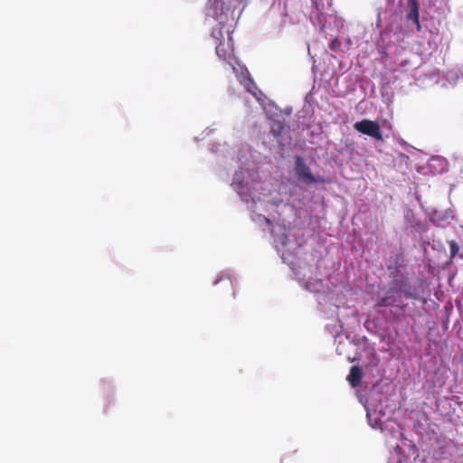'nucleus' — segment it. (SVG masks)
I'll return each mask as SVG.
<instances>
[{"label":"nucleus","instance_id":"obj_1","mask_svg":"<svg viewBox=\"0 0 463 463\" xmlns=\"http://www.w3.org/2000/svg\"><path fill=\"white\" fill-rule=\"evenodd\" d=\"M259 156L247 144L238 147V168L232 175L231 187L246 205L252 222L262 230L270 229L274 247L283 263L290 268L293 279L305 290L318 294V303L322 305L320 297H327L328 287L323 279L317 277V268L310 262L314 258L304 253L302 231L287 225L290 222L285 214L292 213L293 208L283 203L272 177L260 165Z\"/></svg>","mask_w":463,"mask_h":463},{"label":"nucleus","instance_id":"obj_2","mask_svg":"<svg viewBox=\"0 0 463 463\" xmlns=\"http://www.w3.org/2000/svg\"><path fill=\"white\" fill-rule=\"evenodd\" d=\"M241 0H209V5L206 10V16L213 18L216 26L212 31V36L218 43L225 42V39L232 42V33L237 20L241 14V10L236 14V9L240 5Z\"/></svg>","mask_w":463,"mask_h":463},{"label":"nucleus","instance_id":"obj_3","mask_svg":"<svg viewBox=\"0 0 463 463\" xmlns=\"http://www.w3.org/2000/svg\"><path fill=\"white\" fill-rule=\"evenodd\" d=\"M216 54L220 59H223L226 61L229 65L232 68L234 72L236 73L239 81L241 84H242L250 94H251L259 102H260V96L262 95V92L258 90L256 84L254 83L253 80L250 77L249 71L247 69L241 67L240 72L239 70L236 69L235 63H237L236 61H234L233 58V43L232 41L229 42H220L217 43L215 47Z\"/></svg>","mask_w":463,"mask_h":463},{"label":"nucleus","instance_id":"obj_4","mask_svg":"<svg viewBox=\"0 0 463 463\" xmlns=\"http://www.w3.org/2000/svg\"><path fill=\"white\" fill-rule=\"evenodd\" d=\"M387 398L383 394H372L364 404L366 417L370 426L374 430L383 429L388 420Z\"/></svg>","mask_w":463,"mask_h":463},{"label":"nucleus","instance_id":"obj_5","mask_svg":"<svg viewBox=\"0 0 463 463\" xmlns=\"http://www.w3.org/2000/svg\"><path fill=\"white\" fill-rule=\"evenodd\" d=\"M294 171L298 182L306 188L325 183V178L319 175H314L310 167L300 156L296 157Z\"/></svg>","mask_w":463,"mask_h":463},{"label":"nucleus","instance_id":"obj_6","mask_svg":"<svg viewBox=\"0 0 463 463\" xmlns=\"http://www.w3.org/2000/svg\"><path fill=\"white\" fill-rule=\"evenodd\" d=\"M354 128L359 133L369 136L370 137L382 141L383 139L380 125L377 121L363 119L354 124Z\"/></svg>","mask_w":463,"mask_h":463},{"label":"nucleus","instance_id":"obj_7","mask_svg":"<svg viewBox=\"0 0 463 463\" xmlns=\"http://www.w3.org/2000/svg\"><path fill=\"white\" fill-rule=\"evenodd\" d=\"M426 213L430 221L436 226L446 227L454 220V213L450 209L439 210L436 208H429Z\"/></svg>","mask_w":463,"mask_h":463},{"label":"nucleus","instance_id":"obj_8","mask_svg":"<svg viewBox=\"0 0 463 463\" xmlns=\"http://www.w3.org/2000/svg\"><path fill=\"white\" fill-rule=\"evenodd\" d=\"M270 131L278 143L281 146H287L291 142L289 127L283 121L274 119L270 123Z\"/></svg>","mask_w":463,"mask_h":463},{"label":"nucleus","instance_id":"obj_9","mask_svg":"<svg viewBox=\"0 0 463 463\" xmlns=\"http://www.w3.org/2000/svg\"><path fill=\"white\" fill-rule=\"evenodd\" d=\"M402 291V286L398 283H393L387 290L386 295L379 298L377 305L379 307L398 306L400 302L398 295Z\"/></svg>","mask_w":463,"mask_h":463},{"label":"nucleus","instance_id":"obj_10","mask_svg":"<svg viewBox=\"0 0 463 463\" xmlns=\"http://www.w3.org/2000/svg\"><path fill=\"white\" fill-rule=\"evenodd\" d=\"M312 3L316 9L317 21L320 24L326 20V16L332 15V0H313Z\"/></svg>","mask_w":463,"mask_h":463},{"label":"nucleus","instance_id":"obj_11","mask_svg":"<svg viewBox=\"0 0 463 463\" xmlns=\"http://www.w3.org/2000/svg\"><path fill=\"white\" fill-rule=\"evenodd\" d=\"M447 166V160L439 156H431L427 163V168L434 175H440L444 173Z\"/></svg>","mask_w":463,"mask_h":463},{"label":"nucleus","instance_id":"obj_12","mask_svg":"<svg viewBox=\"0 0 463 463\" xmlns=\"http://www.w3.org/2000/svg\"><path fill=\"white\" fill-rule=\"evenodd\" d=\"M408 4V14L407 20L412 22L417 28V31H420V24L419 20V6L417 0H406Z\"/></svg>","mask_w":463,"mask_h":463},{"label":"nucleus","instance_id":"obj_13","mask_svg":"<svg viewBox=\"0 0 463 463\" xmlns=\"http://www.w3.org/2000/svg\"><path fill=\"white\" fill-rule=\"evenodd\" d=\"M362 375V370L358 366L354 365L351 367L350 373L347 376V381L352 387H356L361 383Z\"/></svg>","mask_w":463,"mask_h":463},{"label":"nucleus","instance_id":"obj_14","mask_svg":"<svg viewBox=\"0 0 463 463\" xmlns=\"http://www.w3.org/2000/svg\"><path fill=\"white\" fill-rule=\"evenodd\" d=\"M223 279H228L230 281L231 286L233 288L235 283V277L232 270H223L222 271L215 280L213 282V286H216Z\"/></svg>","mask_w":463,"mask_h":463},{"label":"nucleus","instance_id":"obj_15","mask_svg":"<svg viewBox=\"0 0 463 463\" xmlns=\"http://www.w3.org/2000/svg\"><path fill=\"white\" fill-rule=\"evenodd\" d=\"M99 385L102 388L105 396L108 398L114 392L113 381L108 378H103L99 381Z\"/></svg>","mask_w":463,"mask_h":463},{"label":"nucleus","instance_id":"obj_16","mask_svg":"<svg viewBox=\"0 0 463 463\" xmlns=\"http://www.w3.org/2000/svg\"><path fill=\"white\" fill-rule=\"evenodd\" d=\"M211 151L215 154H221L222 156H226L227 154H230V147L227 144H212Z\"/></svg>","mask_w":463,"mask_h":463},{"label":"nucleus","instance_id":"obj_17","mask_svg":"<svg viewBox=\"0 0 463 463\" xmlns=\"http://www.w3.org/2000/svg\"><path fill=\"white\" fill-rule=\"evenodd\" d=\"M461 77L463 79V66L458 70V71H449L447 74V80L449 81H453V83H456V80Z\"/></svg>","mask_w":463,"mask_h":463},{"label":"nucleus","instance_id":"obj_18","mask_svg":"<svg viewBox=\"0 0 463 463\" xmlns=\"http://www.w3.org/2000/svg\"><path fill=\"white\" fill-rule=\"evenodd\" d=\"M459 247L454 241H449V250L451 257H455L458 252Z\"/></svg>","mask_w":463,"mask_h":463},{"label":"nucleus","instance_id":"obj_19","mask_svg":"<svg viewBox=\"0 0 463 463\" xmlns=\"http://www.w3.org/2000/svg\"><path fill=\"white\" fill-rule=\"evenodd\" d=\"M403 293L407 298H412V295L409 290H403Z\"/></svg>","mask_w":463,"mask_h":463},{"label":"nucleus","instance_id":"obj_20","mask_svg":"<svg viewBox=\"0 0 463 463\" xmlns=\"http://www.w3.org/2000/svg\"><path fill=\"white\" fill-rule=\"evenodd\" d=\"M211 132H212V129H210V128H206V129L203 132V134H205V136H208V135H210V133H211Z\"/></svg>","mask_w":463,"mask_h":463},{"label":"nucleus","instance_id":"obj_21","mask_svg":"<svg viewBox=\"0 0 463 463\" xmlns=\"http://www.w3.org/2000/svg\"><path fill=\"white\" fill-rule=\"evenodd\" d=\"M407 62H408L407 61H402V62L401 63V66H402V67L405 66V65L407 64Z\"/></svg>","mask_w":463,"mask_h":463},{"label":"nucleus","instance_id":"obj_22","mask_svg":"<svg viewBox=\"0 0 463 463\" xmlns=\"http://www.w3.org/2000/svg\"><path fill=\"white\" fill-rule=\"evenodd\" d=\"M461 173L463 174V170H461Z\"/></svg>","mask_w":463,"mask_h":463}]
</instances>
